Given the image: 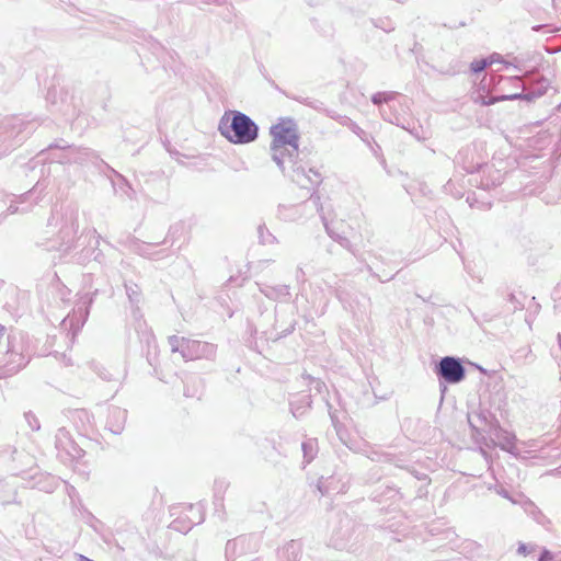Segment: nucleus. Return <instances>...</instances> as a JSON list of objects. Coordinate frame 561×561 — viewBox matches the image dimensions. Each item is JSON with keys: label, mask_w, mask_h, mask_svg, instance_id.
<instances>
[{"label": "nucleus", "mask_w": 561, "mask_h": 561, "mask_svg": "<svg viewBox=\"0 0 561 561\" xmlns=\"http://www.w3.org/2000/svg\"><path fill=\"white\" fill-rule=\"evenodd\" d=\"M79 228L78 210L73 208H66L62 213V225L59 230L60 244L58 250L62 252H70L71 250L83 247L82 251L85 252L84 259L93 256L95 260L99 256V236L95 229L84 230L80 236H77Z\"/></svg>", "instance_id": "f257e3e1"}, {"label": "nucleus", "mask_w": 561, "mask_h": 561, "mask_svg": "<svg viewBox=\"0 0 561 561\" xmlns=\"http://www.w3.org/2000/svg\"><path fill=\"white\" fill-rule=\"evenodd\" d=\"M272 135L271 156L273 161L286 172L287 165H294L298 158L299 134L296 123L293 119H280L270 130Z\"/></svg>", "instance_id": "f03ea898"}, {"label": "nucleus", "mask_w": 561, "mask_h": 561, "mask_svg": "<svg viewBox=\"0 0 561 561\" xmlns=\"http://www.w3.org/2000/svg\"><path fill=\"white\" fill-rule=\"evenodd\" d=\"M218 130L222 137L234 145H248L259 137V126L247 114L228 111L219 119Z\"/></svg>", "instance_id": "7ed1b4c3"}, {"label": "nucleus", "mask_w": 561, "mask_h": 561, "mask_svg": "<svg viewBox=\"0 0 561 561\" xmlns=\"http://www.w3.org/2000/svg\"><path fill=\"white\" fill-rule=\"evenodd\" d=\"M28 356L24 354L23 335L14 333L8 337V350L0 357V367L5 368V373L12 374L24 367Z\"/></svg>", "instance_id": "20e7f679"}, {"label": "nucleus", "mask_w": 561, "mask_h": 561, "mask_svg": "<svg viewBox=\"0 0 561 561\" xmlns=\"http://www.w3.org/2000/svg\"><path fill=\"white\" fill-rule=\"evenodd\" d=\"M435 374L447 383H459L466 377L461 360L454 356L442 357L435 367Z\"/></svg>", "instance_id": "39448f33"}, {"label": "nucleus", "mask_w": 561, "mask_h": 561, "mask_svg": "<svg viewBox=\"0 0 561 561\" xmlns=\"http://www.w3.org/2000/svg\"><path fill=\"white\" fill-rule=\"evenodd\" d=\"M396 96L397 94L394 92H377L371 96V102L380 106L379 111L383 119L390 122L391 124L400 126L405 130H411V124L404 116L390 113L394 105H390L389 103H391L396 99Z\"/></svg>", "instance_id": "423d86ee"}, {"label": "nucleus", "mask_w": 561, "mask_h": 561, "mask_svg": "<svg viewBox=\"0 0 561 561\" xmlns=\"http://www.w3.org/2000/svg\"><path fill=\"white\" fill-rule=\"evenodd\" d=\"M301 207L304 208H310L312 211L314 213H319L320 214V217L322 219V222H323V226L328 232V234L334 239L335 241H337L342 247H344L345 249L352 251V244H351V241L342 236V233H340L337 230V228H335V222L334 221H329L328 218L325 217L324 214H322V206H320V197L316 194H312L308 201H306Z\"/></svg>", "instance_id": "0eeeda50"}, {"label": "nucleus", "mask_w": 561, "mask_h": 561, "mask_svg": "<svg viewBox=\"0 0 561 561\" xmlns=\"http://www.w3.org/2000/svg\"><path fill=\"white\" fill-rule=\"evenodd\" d=\"M293 164L294 165H287L286 172L283 173L287 174L299 186H316L321 183L322 176L317 170L312 168L307 170L304 165L298 163L297 159L294 160Z\"/></svg>", "instance_id": "6e6552de"}, {"label": "nucleus", "mask_w": 561, "mask_h": 561, "mask_svg": "<svg viewBox=\"0 0 561 561\" xmlns=\"http://www.w3.org/2000/svg\"><path fill=\"white\" fill-rule=\"evenodd\" d=\"M185 348L183 351V359L184 360H197V359H214L217 352V346L215 344L191 340L188 339L185 343Z\"/></svg>", "instance_id": "1a4fd4ad"}, {"label": "nucleus", "mask_w": 561, "mask_h": 561, "mask_svg": "<svg viewBox=\"0 0 561 561\" xmlns=\"http://www.w3.org/2000/svg\"><path fill=\"white\" fill-rule=\"evenodd\" d=\"M55 445L58 450L66 453L72 459L80 458L82 456V450L75 444L69 432L64 427L57 431Z\"/></svg>", "instance_id": "9d476101"}, {"label": "nucleus", "mask_w": 561, "mask_h": 561, "mask_svg": "<svg viewBox=\"0 0 561 561\" xmlns=\"http://www.w3.org/2000/svg\"><path fill=\"white\" fill-rule=\"evenodd\" d=\"M187 518L190 519V525L187 526H181V520H173L170 525V527L174 530L186 533L188 531L192 526L198 525L204 520V508L203 505L197 504H191L187 508Z\"/></svg>", "instance_id": "9b49d317"}, {"label": "nucleus", "mask_w": 561, "mask_h": 561, "mask_svg": "<svg viewBox=\"0 0 561 561\" xmlns=\"http://www.w3.org/2000/svg\"><path fill=\"white\" fill-rule=\"evenodd\" d=\"M127 419V411L117 407H113L108 411V417L106 421V428L115 434L118 435L123 432L125 422Z\"/></svg>", "instance_id": "f8f14e48"}, {"label": "nucleus", "mask_w": 561, "mask_h": 561, "mask_svg": "<svg viewBox=\"0 0 561 561\" xmlns=\"http://www.w3.org/2000/svg\"><path fill=\"white\" fill-rule=\"evenodd\" d=\"M301 554V543L297 540H289L278 548V561H298Z\"/></svg>", "instance_id": "ddd939ff"}, {"label": "nucleus", "mask_w": 561, "mask_h": 561, "mask_svg": "<svg viewBox=\"0 0 561 561\" xmlns=\"http://www.w3.org/2000/svg\"><path fill=\"white\" fill-rule=\"evenodd\" d=\"M260 291L268 299L286 301L289 296V287L287 285L267 286L259 285Z\"/></svg>", "instance_id": "4468645a"}, {"label": "nucleus", "mask_w": 561, "mask_h": 561, "mask_svg": "<svg viewBox=\"0 0 561 561\" xmlns=\"http://www.w3.org/2000/svg\"><path fill=\"white\" fill-rule=\"evenodd\" d=\"M549 84L550 82L547 79L541 78L534 82L531 87L524 92L523 95L515 94L512 96V99L523 98L527 101H533L543 95L547 92Z\"/></svg>", "instance_id": "2eb2a0df"}, {"label": "nucleus", "mask_w": 561, "mask_h": 561, "mask_svg": "<svg viewBox=\"0 0 561 561\" xmlns=\"http://www.w3.org/2000/svg\"><path fill=\"white\" fill-rule=\"evenodd\" d=\"M482 172L483 178L480 181V185L483 190H490L502 183L503 174L501 171L493 169V167L485 165Z\"/></svg>", "instance_id": "dca6fc26"}, {"label": "nucleus", "mask_w": 561, "mask_h": 561, "mask_svg": "<svg viewBox=\"0 0 561 561\" xmlns=\"http://www.w3.org/2000/svg\"><path fill=\"white\" fill-rule=\"evenodd\" d=\"M92 152L87 148L67 147L66 154L62 157V163H83Z\"/></svg>", "instance_id": "f3484780"}, {"label": "nucleus", "mask_w": 561, "mask_h": 561, "mask_svg": "<svg viewBox=\"0 0 561 561\" xmlns=\"http://www.w3.org/2000/svg\"><path fill=\"white\" fill-rule=\"evenodd\" d=\"M85 305H87V301H83L81 304V306H78V308L75 310L72 316H68L67 318L64 319L62 324L65 327L67 324H69L70 328H72L75 325V323H76L77 330L81 325H83V323L85 322L87 317L89 314V310H88V307Z\"/></svg>", "instance_id": "a211bd4d"}, {"label": "nucleus", "mask_w": 561, "mask_h": 561, "mask_svg": "<svg viewBox=\"0 0 561 561\" xmlns=\"http://www.w3.org/2000/svg\"><path fill=\"white\" fill-rule=\"evenodd\" d=\"M495 439L503 450L513 453V450L516 448V436L505 430H497L495 432Z\"/></svg>", "instance_id": "6ab92c4d"}, {"label": "nucleus", "mask_w": 561, "mask_h": 561, "mask_svg": "<svg viewBox=\"0 0 561 561\" xmlns=\"http://www.w3.org/2000/svg\"><path fill=\"white\" fill-rule=\"evenodd\" d=\"M301 449L304 453V459L307 463L311 462L317 455V440L308 439L301 444Z\"/></svg>", "instance_id": "aec40b11"}, {"label": "nucleus", "mask_w": 561, "mask_h": 561, "mask_svg": "<svg viewBox=\"0 0 561 561\" xmlns=\"http://www.w3.org/2000/svg\"><path fill=\"white\" fill-rule=\"evenodd\" d=\"M187 337H184V336H176V335H172V336H169L168 339V343L170 345V348L173 353H180L181 356L183 357V351L185 348V343L187 342Z\"/></svg>", "instance_id": "412c9836"}, {"label": "nucleus", "mask_w": 561, "mask_h": 561, "mask_svg": "<svg viewBox=\"0 0 561 561\" xmlns=\"http://www.w3.org/2000/svg\"><path fill=\"white\" fill-rule=\"evenodd\" d=\"M299 401H301L302 405H298V402H291V413L295 417H300L304 415L306 408L310 407V398L307 394L300 397Z\"/></svg>", "instance_id": "4be33fe9"}, {"label": "nucleus", "mask_w": 561, "mask_h": 561, "mask_svg": "<svg viewBox=\"0 0 561 561\" xmlns=\"http://www.w3.org/2000/svg\"><path fill=\"white\" fill-rule=\"evenodd\" d=\"M489 60V65H493L495 62H503L506 67H510V66H514L515 68H517L519 71L522 70V68L519 67V58L518 57H514L513 61H504L502 56L500 54H493L490 56V58H486Z\"/></svg>", "instance_id": "5701e85b"}, {"label": "nucleus", "mask_w": 561, "mask_h": 561, "mask_svg": "<svg viewBox=\"0 0 561 561\" xmlns=\"http://www.w3.org/2000/svg\"><path fill=\"white\" fill-rule=\"evenodd\" d=\"M333 482V478H323L321 477L318 481L317 488L321 495H329L335 489L331 486Z\"/></svg>", "instance_id": "b1692460"}, {"label": "nucleus", "mask_w": 561, "mask_h": 561, "mask_svg": "<svg viewBox=\"0 0 561 561\" xmlns=\"http://www.w3.org/2000/svg\"><path fill=\"white\" fill-rule=\"evenodd\" d=\"M257 232L262 244H272L276 241V238L263 226L259 227Z\"/></svg>", "instance_id": "393cba45"}, {"label": "nucleus", "mask_w": 561, "mask_h": 561, "mask_svg": "<svg viewBox=\"0 0 561 561\" xmlns=\"http://www.w3.org/2000/svg\"><path fill=\"white\" fill-rule=\"evenodd\" d=\"M24 417H25V421L27 422L30 428L32 431H38L39 427H41V424H39V421L38 419L36 417V415L32 412H26L24 414Z\"/></svg>", "instance_id": "a878e982"}, {"label": "nucleus", "mask_w": 561, "mask_h": 561, "mask_svg": "<svg viewBox=\"0 0 561 561\" xmlns=\"http://www.w3.org/2000/svg\"><path fill=\"white\" fill-rule=\"evenodd\" d=\"M489 66V60L488 59H480V60H474L471 62V70L472 72H481L483 71L486 67Z\"/></svg>", "instance_id": "bb28decb"}, {"label": "nucleus", "mask_w": 561, "mask_h": 561, "mask_svg": "<svg viewBox=\"0 0 561 561\" xmlns=\"http://www.w3.org/2000/svg\"><path fill=\"white\" fill-rule=\"evenodd\" d=\"M352 130L365 142L369 144L368 134L358 125L352 124Z\"/></svg>", "instance_id": "cd10ccee"}, {"label": "nucleus", "mask_w": 561, "mask_h": 561, "mask_svg": "<svg viewBox=\"0 0 561 561\" xmlns=\"http://www.w3.org/2000/svg\"><path fill=\"white\" fill-rule=\"evenodd\" d=\"M125 287H126V291H127V295H128L129 299L133 300V301L134 300L137 301L138 300V295H139L137 285H130V286L129 285H125Z\"/></svg>", "instance_id": "c85d7f7f"}, {"label": "nucleus", "mask_w": 561, "mask_h": 561, "mask_svg": "<svg viewBox=\"0 0 561 561\" xmlns=\"http://www.w3.org/2000/svg\"><path fill=\"white\" fill-rule=\"evenodd\" d=\"M9 122L0 126V138L5 140L7 138L11 137L13 134V130H9Z\"/></svg>", "instance_id": "c756f323"}, {"label": "nucleus", "mask_w": 561, "mask_h": 561, "mask_svg": "<svg viewBox=\"0 0 561 561\" xmlns=\"http://www.w3.org/2000/svg\"><path fill=\"white\" fill-rule=\"evenodd\" d=\"M533 550V547L528 546V545H525V543H520L519 547H518V553L520 554H527L529 553L530 551Z\"/></svg>", "instance_id": "7c9ffc66"}, {"label": "nucleus", "mask_w": 561, "mask_h": 561, "mask_svg": "<svg viewBox=\"0 0 561 561\" xmlns=\"http://www.w3.org/2000/svg\"><path fill=\"white\" fill-rule=\"evenodd\" d=\"M333 545L337 549H343L345 547V537L335 538Z\"/></svg>", "instance_id": "2f4dec72"}, {"label": "nucleus", "mask_w": 561, "mask_h": 561, "mask_svg": "<svg viewBox=\"0 0 561 561\" xmlns=\"http://www.w3.org/2000/svg\"><path fill=\"white\" fill-rule=\"evenodd\" d=\"M497 494L510 500L511 502L515 503V501L511 497L510 493L507 492V490H505L504 488H500L497 491Z\"/></svg>", "instance_id": "473e14b6"}, {"label": "nucleus", "mask_w": 561, "mask_h": 561, "mask_svg": "<svg viewBox=\"0 0 561 561\" xmlns=\"http://www.w3.org/2000/svg\"><path fill=\"white\" fill-rule=\"evenodd\" d=\"M236 545H237V541H236V540H233V541H230V540H229V541L227 542V545H226V551H229V550H231V549H234Z\"/></svg>", "instance_id": "72a5a7b5"}, {"label": "nucleus", "mask_w": 561, "mask_h": 561, "mask_svg": "<svg viewBox=\"0 0 561 561\" xmlns=\"http://www.w3.org/2000/svg\"><path fill=\"white\" fill-rule=\"evenodd\" d=\"M8 211H9L10 214H14V213H16V211H18V207H16V206L11 205V206H9Z\"/></svg>", "instance_id": "f704fd0d"}, {"label": "nucleus", "mask_w": 561, "mask_h": 561, "mask_svg": "<svg viewBox=\"0 0 561 561\" xmlns=\"http://www.w3.org/2000/svg\"><path fill=\"white\" fill-rule=\"evenodd\" d=\"M543 27H546V25H535V26H533V31L537 32V31H539V30H541Z\"/></svg>", "instance_id": "c9c22d12"}, {"label": "nucleus", "mask_w": 561, "mask_h": 561, "mask_svg": "<svg viewBox=\"0 0 561 561\" xmlns=\"http://www.w3.org/2000/svg\"><path fill=\"white\" fill-rule=\"evenodd\" d=\"M56 241L53 242V244L48 245L47 247V250L50 251V250H56Z\"/></svg>", "instance_id": "e433bc0d"}, {"label": "nucleus", "mask_w": 561, "mask_h": 561, "mask_svg": "<svg viewBox=\"0 0 561 561\" xmlns=\"http://www.w3.org/2000/svg\"><path fill=\"white\" fill-rule=\"evenodd\" d=\"M294 330V324H290L289 328L286 330L288 333H290Z\"/></svg>", "instance_id": "4c0bfd02"}, {"label": "nucleus", "mask_w": 561, "mask_h": 561, "mask_svg": "<svg viewBox=\"0 0 561 561\" xmlns=\"http://www.w3.org/2000/svg\"><path fill=\"white\" fill-rule=\"evenodd\" d=\"M344 522H345L346 526H348L351 524V520L347 517H345Z\"/></svg>", "instance_id": "58836bf2"}, {"label": "nucleus", "mask_w": 561, "mask_h": 561, "mask_svg": "<svg viewBox=\"0 0 561 561\" xmlns=\"http://www.w3.org/2000/svg\"><path fill=\"white\" fill-rule=\"evenodd\" d=\"M547 554H548V552H547V551H545L543 556L540 558V560H539V561H543V560H545V557H546Z\"/></svg>", "instance_id": "ea45409f"}, {"label": "nucleus", "mask_w": 561, "mask_h": 561, "mask_svg": "<svg viewBox=\"0 0 561 561\" xmlns=\"http://www.w3.org/2000/svg\"><path fill=\"white\" fill-rule=\"evenodd\" d=\"M558 340H559V346L561 348V335L560 334H558Z\"/></svg>", "instance_id": "a19ab883"}, {"label": "nucleus", "mask_w": 561, "mask_h": 561, "mask_svg": "<svg viewBox=\"0 0 561 561\" xmlns=\"http://www.w3.org/2000/svg\"><path fill=\"white\" fill-rule=\"evenodd\" d=\"M53 220H56V215L54 214L53 217H51V221Z\"/></svg>", "instance_id": "79ce46f5"}, {"label": "nucleus", "mask_w": 561, "mask_h": 561, "mask_svg": "<svg viewBox=\"0 0 561 561\" xmlns=\"http://www.w3.org/2000/svg\"><path fill=\"white\" fill-rule=\"evenodd\" d=\"M253 561H257V560H253Z\"/></svg>", "instance_id": "37998d69"}]
</instances>
